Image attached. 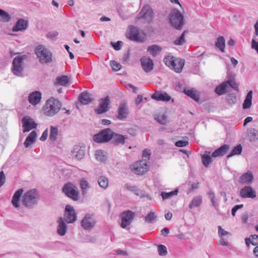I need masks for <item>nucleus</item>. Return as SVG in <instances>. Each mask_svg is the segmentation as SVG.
<instances>
[{
	"instance_id": "56",
	"label": "nucleus",
	"mask_w": 258,
	"mask_h": 258,
	"mask_svg": "<svg viewBox=\"0 0 258 258\" xmlns=\"http://www.w3.org/2000/svg\"><path fill=\"white\" fill-rule=\"evenodd\" d=\"M188 144L187 141L179 140L175 142V145L178 147H183Z\"/></svg>"
},
{
	"instance_id": "27",
	"label": "nucleus",
	"mask_w": 258,
	"mask_h": 258,
	"mask_svg": "<svg viewBox=\"0 0 258 258\" xmlns=\"http://www.w3.org/2000/svg\"><path fill=\"white\" fill-rule=\"evenodd\" d=\"M23 191L24 190L23 188L19 189L15 192L12 197L11 202L13 206L16 208H19L20 207L19 201Z\"/></svg>"
},
{
	"instance_id": "26",
	"label": "nucleus",
	"mask_w": 258,
	"mask_h": 258,
	"mask_svg": "<svg viewBox=\"0 0 258 258\" xmlns=\"http://www.w3.org/2000/svg\"><path fill=\"white\" fill-rule=\"evenodd\" d=\"M41 99V93L39 91H35L29 94L28 101L32 105L38 104Z\"/></svg>"
},
{
	"instance_id": "13",
	"label": "nucleus",
	"mask_w": 258,
	"mask_h": 258,
	"mask_svg": "<svg viewBox=\"0 0 258 258\" xmlns=\"http://www.w3.org/2000/svg\"><path fill=\"white\" fill-rule=\"evenodd\" d=\"M96 224V221L93 218V215L87 214L81 221V226L85 230H90L93 228Z\"/></svg>"
},
{
	"instance_id": "58",
	"label": "nucleus",
	"mask_w": 258,
	"mask_h": 258,
	"mask_svg": "<svg viewBox=\"0 0 258 258\" xmlns=\"http://www.w3.org/2000/svg\"><path fill=\"white\" fill-rule=\"evenodd\" d=\"M6 175L4 171H0V187L4 184L6 182Z\"/></svg>"
},
{
	"instance_id": "21",
	"label": "nucleus",
	"mask_w": 258,
	"mask_h": 258,
	"mask_svg": "<svg viewBox=\"0 0 258 258\" xmlns=\"http://www.w3.org/2000/svg\"><path fill=\"white\" fill-rule=\"evenodd\" d=\"M128 114V108L124 102L121 103L118 109V115L117 117L119 120H124Z\"/></svg>"
},
{
	"instance_id": "12",
	"label": "nucleus",
	"mask_w": 258,
	"mask_h": 258,
	"mask_svg": "<svg viewBox=\"0 0 258 258\" xmlns=\"http://www.w3.org/2000/svg\"><path fill=\"white\" fill-rule=\"evenodd\" d=\"M64 219L68 223H73L77 220V214L75 210L70 205H67L66 206Z\"/></svg>"
},
{
	"instance_id": "14",
	"label": "nucleus",
	"mask_w": 258,
	"mask_h": 258,
	"mask_svg": "<svg viewBox=\"0 0 258 258\" xmlns=\"http://www.w3.org/2000/svg\"><path fill=\"white\" fill-rule=\"evenodd\" d=\"M153 11L150 7L148 5L144 6L141 11L140 12L138 18L144 19L147 22H150L153 19Z\"/></svg>"
},
{
	"instance_id": "15",
	"label": "nucleus",
	"mask_w": 258,
	"mask_h": 258,
	"mask_svg": "<svg viewBox=\"0 0 258 258\" xmlns=\"http://www.w3.org/2000/svg\"><path fill=\"white\" fill-rule=\"evenodd\" d=\"M86 151V146L84 144L75 145L72 153L73 156L78 160H81L83 159Z\"/></svg>"
},
{
	"instance_id": "64",
	"label": "nucleus",
	"mask_w": 258,
	"mask_h": 258,
	"mask_svg": "<svg viewBox=\"0 0 258 258\" xmlns=\"http://www.w3.org/2000/svg\"><path fill=\"white\" fill-rule=\"evenodd\" d=\"M161 234L163 235L164 237H166L167 235L169 233V230L168 228L165 227L162 229Z\"/></svg>"
},
{
	"instance_id": "30",
	"label": "nucleus",
	"mask_w": 258,
	"mask_h": 258,
	"mask_svg": "<svg viewBox=\"0 0 258 258\" xmlns=\"http://www.w3.org/2000/svg\"><path fill=\"white\" fill-rule=\"evenodd\" d=\"M58 222L57 233L59 235L63 236L67 231V225L61 217L59 218Z\"/></svg>"
},
{
	"instance_id": "49",
	"label": "nucleus",
	"mask_w": 258,
	"mask_h": 258,
	"mask_svg": "<svg viewBox=\"0 0 258 258\" xmlns=\"http://www.w3.org/2000/svg\"><path fill=\"white\" fill-rule=\"evenodd\" d=\"M157 216L155 213L150 212L147 216L145 217V220L148 223H151L156 220Z\"/></svg>"
},
{
	"instance_id": "53",
	"label": "nucleus",
	"mask_w": 258,
	"mask_h": 258,
	"mask_svg": "<svg viewBox=\"0 0 258 258\" xmlns=\"http://www.w3.org/2000/svg\"><path fill=\"white\" fill-rule=\"evenodd\" d=\"M156 121L162 124H165L167 122V116L162 114V115H159L155 118Z\"/></svg>"
},
{
	"instance_id": "10",
	"label": "nucleus",
	"mask_w": 258,
	"mask_h": 258,
	"mask_svg": "<svg viewBox=\"0 0 258 258\" xmlns=\"http://www.w3.org/2000/svg\"><path fill=\"white\" fill-rule=\"evenodd\" d=\"M99 104L97 108L94 109L95 112L98 114H101L107 112L110 103V98L108 96L99 100Z\"/></svg>"
},
{
	"instance_id": "51",
	"label": "nucleus",
	"mask_w": 258,
	"mask_h": 258,
	"mask_svg": "<svg viewBox=\"0 0 258 258\" xmlns=\"http://www.w3.org/2000/svg\"><path fill=\"white\" fill-rule=\"evenodd\" d=\"M158 251L159 254L161 256H165L167 253L166 247L162 244L158 245Z\"/></svg>"
},
{
	"instance_id": "47",
	"label": "nucleus",
	"mask_w": 258,
	"mask_h": 258,
	"mask_svg": "<svg viewBox=\"0 0 258 258\" xmlns=\"http://www.w3.org/2000/svg\"><path fill=\"white\" fill-rule=\"evenodd\" d=\"M226 102L231 105L234 104L237 101V98L234 93L228 94L226 97Z\"/></svg>"
},
{
	"instance_id": "4",
	"label": "nucleus",
	"mask_w": 258,
	"mask_h": 258,
	"mask_svg": "<svg viewBox=\"0 0 258 258\" xmlns=\"http://www.w3.org/2000/svg\"><path fill=\"white\" fill-rule=\"evenodd\" d=\"M165 64L176 73H180L185 63V60L173 56L168 55L164 59Z\"/></svg>"
},
{
	"instance_id": "18",
	"label": "nucleus",
	"mask_w": 258,
	"mask_h": 258,
	"mask_svg": "<svg viewBox=\"0 0 258 258\" xmlns=\"http://www.w3.org/2000/svg\"><path fill=\"white\" fill-rule=\"evenodd\" d=\"M240 195L244 199H253L256 197V194L255 190L251 186L249 185L245 186L240 189Z\"/></svg>"
},
{
	"instance_id": "23",
	"label": "nucleus",
	"mask_w": 258,
	"mask_h": 258,
	"mask_svg": "<svg viewBox=\"0 0 258 258\" xmlns=\"http://www.w3.org/2000/svg\"><path fill=\"white\" fill-rule=\"evenodd\" d=\"M253 180V176L251 171H248L242 174L238 180V182L241 184H250Z\"/></svg>"
},
{
	"instance_id": "20",
	"label": "nucleus",
	"mask_w": 258,
	"mask_h": 258,
	"mask_svg": "<svg viewBox=\"0 0 258 258\" xmlns=\"http://www.w3.org/2000/svg\"><path fill=\"white\" fill-rule=\"evenodd\" d=\"M28 26V21L24 19H19L12 28L13 32L23 31L27 29Z\"/></svg>"
},
{
	"instance_id": "16",
	"label": "nucleus",
	"mask_w": 258,
	"mask_h": 258,
	"mask_svg": "<svg viewBox=\"0 0 258 258\" xmlns=\"http://www.w3.org/2000/svg\"><path fill=\"white\" fill-rule=\"evenodd\" d=\"M140 61L143 70L147 73L150 72L154 68L153 60L149 56H144L140 58Z\"/></svg>"
},
{
	"instance_id": "42",
	"label": "nucleus",
	"mask_w": 258,
	"mask_h": 258,
	"mask_svg": "<svg viewBox=\"0 0 258 258\" xmlns=\"http://www.w3.org/2000/svg\"><path fill=\"white\" fill-rule=\"evenodd\" d=\"M178 192V189L176 188L175 190L168 192L162 191L161 192L160 195L162 197L163 200H165L171 198L173 196L177 195Z\"/></svg>"
},
{
	"instance_id": "9",
	"label": "nucleus",
	"mask_w": 258,
	"mask_h": 258,
	"mask_svg": "<svg viewBox=\"0 0 258 258\" xmlns=\"http://www.w3.org/2000/svg\"><path fill=\"white\" fill-rule=\"evenodd\" d=\"M135 215V212L131 210H126L122 212L120 214V218L121 219L120 226L123 228H125L130 225L134 219Z\"/></svg>"
},
{
	"instance_id": "25",
	"label": "nucleus",
	"mask_w": 258,
	"mask_h": 258,
	"mask_svg": "<svg viewBox=\"0 0 258 258\" xmlns=\"http://www.w3.org/2000/svg\"><path fill=\"white\" fill-rule=\"evenodd\" d=\"M78 99L82 104H88L93 100L92 95L85 91L81 93L79 96Z\"/></svg>"
},
{
	"instance_id": "61",
	"label": "nucleus",
	"mask_w": 258,
	"mask_h": 258,
	"mask_svg": "<svg viewBox=\"0 0 258 258\" xmlns=\"http://www.w3.org/2000/svg\"><path fill=\"white\" fill-rule=\"evenodd\" d=\"M48 137V129L46 128L42 133L41 137L40 138V140L41 141H44L46 140Z\"/></svg>"
},
{
	"instance_id": "29",
	"label": "nucleus",
	"mask_w": 258,
	"mask_h": 258,
	"mask_svg": "<svg viewBox=\"0 0 258 258\" xmlns=\"http://www.w3.org/2000/svg\"><path fill=\"white\" fill-rule=\"evenodd\" d=\"M37 137V133L35 131H32L29 135L27 137L24 143V145L26 148H28L30 145L35 142Z\"/></svg>"
},
{
	"instance_id": "41",
	"label": "nucleus",
	"mask_w": 258,
	"mask_h": 258,
	"mask_svg": "<svg viewBox=\"0 0 258 258\" xmlns=\"http://www.w3.org/2000/svg\"><path fill=\"white\" fill-rule=\"evenodd\" d=\"M50 131L49 139L51 141H56L58 134V130L57 127L52 125L50 126Z\"/></svg>"
},
{
	"instance_id": "63",
	"label": "nucleus",
	"mask_w": 258,
	"mask_h": 258,
	"mask_svg": "<svg viewBox=\"0 0 258 258\" xmlns=\"http://www.w3.org/2000/svg\"><path fill=\"white\" fill-rule=\"evenodd\" d=\"M130 57V50H128L127 52L124 53L123 56L122 57V61L124 62H126Z\"/></svg>"
},
{
	"instance_id": "39",
	"label": "nucleus",
	"mask_w": 258,
	"mask_h": 258,
	"mask_svg": "<svg viewBox=\"0 0 258 258\" xmlns=\"http://www.w3.org/2000/svg\"><path fill=\"white\" fill-rule=\"evenodd\" d=\"M242 151V147L241 144L235 146L231 152L227 156V158H229L235 155H240Z\"/></svg>"
},
{
	"instance_id": "62",
	"label": "nucleus",
	"mask_w": 258,
	"mask_h": 258,
	"mask_svg": "<svg viewBox=\"0 0 258 258\" xmlns=\"http://www.w3.org/2000/svg\"><path fill=\"white\" fill-rule=\"evenodd\" d=\"M151 155L150 151L148 150H144L143 152V157L145 159H149Z\"/></svg>"
},
{
	"instance_id": "59",
	"label": "nucleus",
	"mask_w": 258,
	"mask_h": 258,
	"mask_svg": "<svg viewBox=\"0 0 258 258\" xmlns=\"http://www.w3.org/2000/svg\"><path fill=\"white\" fill-rule=\"evenodd\" d=\"M243 207V204L237 205L235 206L234 207H233L231 210L232 215L233 216H234L235 215V213H236V211L242 208Z\"/></svg>"
},
{
	"instance_id": "55",
	"label": "nucleus",
	"mask_w": 258,
	"mask_h": 258,
	"mask_svg": "<svg viewBox=\"0 0 258 258\" xmlns=\"http://www.w3.org/2000/svg\"><path fill=\"white\" fill-rule=\"evenodd\" d=\"M123 42L121 41H118L116 42H111V45L116 50H119L121 48Z\"/></svg>"
},
{
	"instance_id": "17",
	"label": "nucleus",
	"mask_w": 258,
	"mask_h": 258,
	"mask_svg": "<svg viewBox=\"0 0 258 258\" xmlns=\"http://www.w3.org/2000/svg\"><path fill=\"white\" fill-rule=\"evenodd\" d=\"M133 169L139 175H142L148 170V166L145 160L139 161L132 165Z\"/></svg>"
},
{
	"instance_id": "8",
	"label": "nucleus",
	"mask_w": 258,
	"mask_h": 258,
	"mask_svg": "<svg viewBox=\"0 0 258 258\" xmlns=\"http://www.w3.org/2000/svg\"><path fill=\"white\" fill-rule=\"evenodd\" d=\"M62 192L69 198L74 201H78L79 199V191L78 188L71 182L66 183L62 188Z\"/></svg>"
},
{
	"instance_id": "1",
	"label": "nucleus",
	"mask_w": 258,
	"mask_h": 258,
	"mask_svg": "<svg viewBox=\"0 0 258 258\" xmlns=\"http://www.w3.org/2000/svg\"><path fill=\"white\" fill-rule=\"evenodd\" d=\"M39 197V192L37 189H30L22 197V204L26 208L32 209L37 205Z\"/></svg>"
},
{
	"instance_id": "36",
	"label": "nucleus",
	"mask_w": 258,
	"mask_h": 258,
	"mask_svg": "<svg viewBox=\"0 0 258 258\" xmlns=\"http://www.w3.org/2000/svg\"><path fill=\"white\" fill-rule=\"evenodd\" d=\"M215 46L221 52H224L225 51V40L223 36H221L217 38L215 42Z\"/></svg>"
},
{
	"instance_id": "2",
	"label": "nucleus",
	"mask_w": 258,
	"mask_h": 258,
	"mask_svg": "<svg viewBox=\"0 0 258 258\" xmlns=\"http://www.w3.org/2000/svg\"><path fill=\"white\" fill-rule=\"evenodd\" d=\"M168 19L171 26L178 30H181L185 24L183 15L176 8L171 10Z\"/></svg>"
},
{
	"instance_id": "32",
	"label": "nucleus",
	"mask_w": 258,
	"mask_h": 258,
	"mask_svg": "<svg viewBox=\"0 0 258 258\" xmlns=\"http://www.w3.org/2000/svg\"><path fill=\"white\" fill-rule=\"evenodd\" d=\"M183 93L187 96L194 99L195 101L198 102L200 100V97L198 95L196 94V91L194 88L191 89H184Z\"/></svg>"
},
{
	"instance_id": "60",
	"label": "nucleus",
	"mask_w": 258,
	"mask_h": 258,
	"mask_svg": "<svg viewBox=\"0 0 258 258\" xmlns=\"http://www.w3.org/2000/svg\"><path fill=\"white\" fill-rule=\"evenodd\" d=\"M58 34V33L56 31H51L47 33V37L48 38L53 39L57 36Z\"/></svg>"
},
{
	"instance_id": "38",
	"label": "nucleus",
	"mask_w": 258,
	"mask_h": 258,
	"mask_svg": "<svg viewBox=\"0 0 258 258\" xmlns=\"http://www.w3.org/2000/svg\"><path fill=\"white\" fill-rule=\"evenodd\" d=\"M202 202V197L198 196L194 197L189 205V208L192 209L195 207H199Z\"/></svg>"
},
{
	"instance_id": "37",
	"label": "nucleus",
	"mask_w": 258,
	"mask_h": 258,
	"mask_svg": "<svg viewBox=\"0 0 258 258\" xmlns=\"http://www.w3.org/2000/svg\"><path fill=\"white\" fill-rule=\"evenodd\" d=\"M245 241L247 247L249 246L250 243L253 245H258V235H251L249 238H246Z\"/></svg>"
},
{
	"instance_id": "57",
	"label": "nucleus",
	"mask_w": 258,
	"mask_h": 258,
	"mask_svg": "<svg viewBox=\"0 0 258 258\" xmlns=\"http://www.w3.org/2000/svg\"><path fill=\"white\" fill-rule=\"evenodd\" d=\"M218 234L220 237H222L225 235H228L229 232L223 229L221 226H218Z\"/></svg>"
},
{
	"instance_id": "52",
	"label": "nucleus",
	"mask_w": 258,
	"mask_h": 258,
	"mask_svg": "<svg viewBox=\"0 0 258 258\" xmlns=\"http://www.w3.org/2000/svg\"><path fill=\"white\" fill-rule=\"evenodd\" d=\"M226 83V85H229L234 90L238 91V85L236 83L235 80H227L225 82Z\"/></svg>"
},
{
	"instance_id": "33",
	"label": "nucleus",
	"mask_w": 258,
	"mask_h": 258,
	"mask_svg": "<svg viewBox=\"0 0 258 258\" xmlns=\"http://www.w3.org/2000/svg\"><path fill=\"white\" fill-rule=\"evenodd\" d=\"M211 152L205 151V153L202 155V162L205 167H208L211 162H212V155L210 156Z\"/></svg>"
},
{
	"instance_id": "34",
	"label": "nucleus",
	"mask_w": 258,
	"mask_h": 258,
	"mask_svg": "<svg viewBox=\"0 0 258 258\" xmlns=\"http://www.w3.org/2000/svg\"><path fill=\"white\" fill-rule=\"evenodd\" d=\"M162 48L161 46L156 44H153L148 47L147 51L149 52L153 57H155L162 51Z\"/></svg>"
},
{
	"instance_id": "54",
	"label": "nucleus",
	"mask_w": 258,
	"mask_h": 258,
	"mask_svg": "<svg viewBox=\"0 0 258 258\" xmlns=\"http://www.w3.org/2000/svg\"><path fill=\"white\" fill-rule=\"evenodd\" d=\"M110 66L112 70L114 71H119L121 68V66L120 63H117L115 60L110 61Z\"/></svg>"
},
{
	"instance_id": "7",
	"label": "nucleus",
	"mask_w": 258,
	"mask_h": 258,
	"mask_svg": "<svg viewBox=\"0 0 258 258\" xmlns=\"http://www.w3.org/2000/svg\"><path fill=\"white\" fill-rule=\"evenodd\" d=\"M26 55H23L15 57L12 62L13 68L12 71L13 73L18 77L23 76L24 68L22 66L23 60L26 58Z\"/></svg>"
},
{
	"instance_id": "5",
	"label": "nucleus",
	"mask_w": 258,
	"mask_h": 258,
	"mask_svg": "<svg viewBox=\"0 0 258 258\" xmlns=\"http://www.w3.org/2000/svg\"><path fill=\"white\" fill-rule=\"evenodd\" d=\"M61 106V103L58 100L51 98L46 101L44 107V113L46 115L53 116L59 111Z\"/></svg>"
},
{
	"instance_id": "48",
	"label": "nucleus",
	"mask_w": 258,
	"mask_h": 258,
	"mask_svg": "<svg viewBox=\"0 0 258 258\" xmlns=\"http://www.w3.org/2000/svg\"><path fill=\"white\" fill-rule=\"evenodd\" d=\"M249 137L250 142H253L258 139V131L255 128H252L249 131Z\"/></svg>"
},
{
	"instance_id": "11",
	"label": "nucleus",
	"mask_w": 258,
	"mask_h": 258,
	"mask_svg": "<svg viewBox=\"0 0 258 258\" xmlns=\"http://www.w3.org/2000/svg\"><path fill=\"white\" fill-rule=\"evenodd\" d=\"M22 123L24 133L28 132L32 129L36 128L38 125L37 123L28 116L23 117L22 119Z\"/></svg>"
},
{
	"instance_id": "6",
	"label": "nucleus",
	"mask_w": 258,
	"mask_h": 258,
	"mask_svg": "<svg viewBox=\"0 0 258 258\" xmlns=\"http://www.w3.org/2000/svg\"><path fill=\"white\" fill-rule=\"evenodd\" d=\"M113 131L110 128L101 130L93 136L94 141L97 143H105L111 140Z\"/></svg>"
},
{
	"instance_id": "40",
	"label": "nucleus",
	"mask_w": 258,
	"mask_h": 258,
	"mask_svg": "<svg viewBox=\"0 0 258 258\" xmlns=\"http://www.w3.org/2000/svg\"><path fill=\"white\" fill-rule=\"evenodd\" d=\"M226 88L227 85L226 84V83L224 82L216 87L215 89V92L218 95H222L226 93Z\"/></svg>"
},
{
	"instance_id": "22",
	"label": "nucleus",
	"mask_w": 258,
	"mask_h": 258,
	"mask_svg": "<svg viewBox=\"0 0 258 258\" xmlns=\"http://www.w3.org/2000/svg\"><path fill=\"white\" fill-rule=\"evenodd\" d=\"M129 38L131 40L138 42H143L145 40V38L140 34L139 30L135 27H133L131 28V34Z\"/></svg>"
},
{
	"instance_id": "50",
	"label": "nucleus",
	"mask_w": 258,
	"mask_h": 258,
	"mask_svg": "<svg viewBox=\"0 0 258 258\" xmlns=\"http://www.w3.org/2000/svg\"><path fill=\"white\" fill-rule=\"evenodd\" d=\"M96 158L97 160L105 162L106 160V157L104 155L102 150H97L95 153Z\"/></svg>"
},
{
	"instance_id": "3",
	"label": "nucleus",
	"mask_w": 258,
	"mask_h": 258,
	"mask_svg": "<svg viewBox=\"0 0 258 258\" xmlns=\"http://www.w3.org/2000/svg\"><path fill=\"white\" fill-rule=\"evenodd\" d=\"M34 51L37 58L41 64H47L52 62V54L44 45L37 46Z\"/></svg>"
},
{
	"instance_id": "35",
	"label": "nucleus",
	"mask_w": 258,
	"mask_h": 258,
	"mask_svg": "<svg viewBox=\"0 0 258 258\" xmlns=\"http://www.w3.org/2000/svg\"><path fill=\"white\" fill-rule=\"evenodd\" d=\"M69 79L67 76H61L57 77L56 78L54 82L55 86L61 85L63 86H67L69 83Z\"/></svg>"
},
{
	"instance_id": "46",
	"label": "nucleus",
	"mask_w": 258,
	"mask_h": 258,
	"mask_svg": "<svg viewBox=\"0 0 258 258\" xmlns=\"http://www.w3.org/2000/svg\"><path fill=\"white\" fill-rule=\"evenodd\" d=\"M187 32V31L184 30L180 36L176 38L173 42L174 44L176 45H182L185 42V34Z\"/></svg>"
},
{
	"instance_id": "28",
	"label": "nucleus",
	"mask_w": 258,
	"mask_h": 258,
	"mask_svg": "<svg viewBox=\"0 0 258 258\" xmlns=\"http://www.w3.org/2000/svg\"><path fill=\"white\" fill-rule=\"evenodd\" d=\"M125 138L123 135L118 134L113 132L112 138V143L115 146L119 144L123 145L125 143Z\"/></svg>"
},
{
	"instance_id": "43",
	"label": "nucleus",
	"mask_w": 258,
	"mask_h": 258,
	"mask_svg": "<svg viewBox=\"0 0 258 258\" xmlns=\"http://www.w3.org/2000/svg\"><path fill=\"white\" fill-rule=\"evenodd\" d=\"M80 185L82 189V194L85 196L87 194V189L90 187L89 183L86 180L83 178L80 180Z\"/></svg>"
},
{
	"instance_id": "31",
	"label": "nucleus",
	"mask_w": 258,
	"mask_h": 258,
	"mask_svg": "<svg viewBox=\"0 0 258 258\" xmlns=\"http://www.w3.org/2000/svg\"><path fill=\"white\" fill-rule=\"evenodd\" d=\"M252 90L249 91L247 93L242 104V107L244 109H248L251 107L252 104Z\"/></svg>"
},
{
	"instance_id": "45",
	"label": "nucleus",
	"mask_w": 258,
	"mask_h": 258,
	"mask_svg": "<svg viewBox=\"0 0 258 258\" xmlns=\"http://www.w3.org/2000/svg\"><path fill=\"white\" fill-rule=\"evenodd\" d=\"M108 179L107 177L101 176L98 179V183L99 186L104 189H106L108 186Z\"/></svg>"
},
{
	"instance_id": "44",
	"label": "nucleus",
	"mask_w": 258,
	"mask_h": 258,
	"mask_svg": "<svg viewBox=\"0 0 258 258\" xmlns=\"http://www.w3.org/2000/svg\"><path fill=\"white\" fill-rule=\"evenodd\" d=\"M11 20L10 14L5 11L0 9V21L8 22Z\"/></svg>"
},
{
	"instance_id": "24",
	"label": "nucleus",
	"mask_w": 258,
	"mask_h": 258,
	"mask_svg": "<svg viewBox=\"0 0 258 258\" xmlns=\"http://www.w3.org/2000/svg\"><path fill=\"white\" fill-rule=\"evenodd\" d=\"M230 149V145L224 144L215 150L212 154V157L216 158L220 156H223L227 154Z\"/></svg>"
},
{
	"instance_id": "19",
	"label": "nucleus",
	"mask_w": 258,
	"mask_h": 258,
	"mask_svg": "<svg viewBox=\"0 0 258 258\" xmlns=\"http://www.w3.org/2000/svg\"><path fill=\"white\" fill-rule=\"evenodd\" d=\"M151 98L157 101L167 102L170 100L171 97L165 92L161 91H156L152 95Z\"/></svg>"
}]
</instances>
